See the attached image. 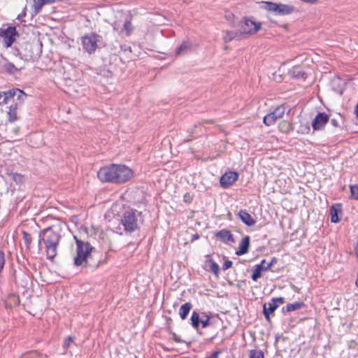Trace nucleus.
<instances>
[{
	"label": "nucleus",
	"instance_id": "f257e3e1",
	"mask_svg": "<svg viewBox=\"0 0 358 358\" xmlns=\"http://www.w3.org/2000/svg\"><path fill=\"white\" fill-rule=\"evenodd\" d=\"M132 176L131 169L122 164H112L101 167L97 172V176L101 182L115 184L124 183L129 180Z\"/></svg>",
	"mask_w": 358,
	"mask_h": 358
},
{
	"label": "nucleus",
	"instance_id": "f03ea898",
	"mask_svg": "<svg viewBox=\"0 0 358 358\" xmlns=\"http://www.w3.org/2000/svg\"><path fill=\"white\" fill-rule=\"evenodd\" d=\"M61 224H55L46 227V258L54 262L57 253V246L61 240Z\"/></svg>",
	"mask_w": 358,
	"mask_h": 358
},
{
	"label": "nucleus",
	"instance_id": "7ed1b4c3",
	"mask_svg": "<svg viewBox=\"0 0 358 358\" xmlns=\"http://www.w3.org/2000/svg\"><path fill=\"white\" fill-rule=\"evenodd\" d=\"M76 244V256L74 258V264L76 266H91L88 263V260L91 257V253L94 249L89 242L83 241L77 238L76 236H73Z\"/></svg>",
	"mask_w": 358,
	"mask_h": 358
},
{
	"label": "nucleus",
	"instance_id": "20e7f679",
	"mask_svg": "<svg viewBox=\"0 0 358 358\" xmlns=\"http://www.w3.org/2000/svg\"><path fill=\"white\" fill-rule=\"evenodd\" d=\"M262 8L264 10L274 13L278 15H287L294 12V7L292 5L277 3L271 1H262Z\"/></svg>",
	"mask_w": 358,
	"mask_h": 358
},
{
	"label": "nucleus",
	"instance_id": "39448f33",
	"mask_svg": "<svg viewBox=\"0 0 358 358\" xmlns=\"http://www.w3.org/2000/svg\"><path fill=\"white\" fill-rule=\"evenodd\" d=\"M137 210H127L121 218V223L124 226V230L128 232H134L138 228V219L136 217Z\"/></svg>",
	"mask_w": 358,
	"mask_h": 358
},
{
	"label": "nucleus",
	"instance_id": "423d86ee",
	"mask_svg": "<svg viewBox=\"0 0 358 358\" xmlns=\"http://www.w3.org/2000/svg\"><path fill=\"white\" fill-rule=\"evenodd\" d=\"M262 28L260 22H256L254 20L245 17L241 22L240 31L241 34L253 35Z\"/></svg>",
	"mask_w": 358,
	"mask_h": 358
},
{
	"label": "nucleus",
	"instance_id": "0eeeda50",
	"mask_svg": "<svg viewBox=\"0 0 358 358\" xmlns=\"http://www.w3.org/2000/svg\"><path fill=\"white\" fill-rule=\"evenodd\" d=\"M98 37L99 36L94 33L83 36L82 44L83 49L90 54L94 52L97 48Z\"/></svg>",
	"mask_w": 358,
	"mask_h": 358
},
{
	"label": "nucleus",
	"instance_id": "6e6552de",
	"mask_svg": "<svg viewBox=\"0 0 358 358\" xmlns=\"http://www.w3.org/2000/svg\"><path fill=\"white\" fill-rule=\"evenodd\" d=\"M17 32L15 27H8L6 29H0V38L3 39L4 46L9 48L15 41Z\"/></svg>",
	"mask_w": 358,
	"mask_h": 358
},
{
	"label": "nucleus",
	"instance_id": "1a4fd4ad",
	"mask_svg": "<svg viewBox=\"0 0 358 358\" xmlns=\"http://www.w3.org/2000/svg\"><path fill=\"white\" fill-rule=\"evenodd\" d=\"M285 107L283 105L277 107L273 112L267 114L264 117V123L267 126L273 124L278 119L282 118L285 113Z\"/></svg>",
	"mask_w": 358,
	"mask_h": 358
},
{
	"label": "nucleus",
	"instance_id": "9d476101",
	"mask_svg": "<svg viewBox=\"0 0 358 358\" xmlns=\"http://www.w3.org/2000/svg\"><path fill=\"white\" fill-rule=\"evenodd\" d=\"M238 178V173L236 171H228L222 175L220 180V185L223 188H227L233 185Z\"/></svg>",
	"mask_w": 358,
	"mask_h": 358
},
{
	"label": "nucleus",
	"instance_id": "9b49d317",
	"mask_svg": "<svg viewBox=\"0 0 358 358\" xmlns=\"http://www.w3.org/2000/svg\"><path fill=\"white\" fill-rule=\"evenodd\" d=\"M329 120V116L325 113H319L312 122L313 130H322Z\"/></svg>",
	"mask_w": 358,
	"mask_h": 358
},
{
	"label": "nucleus",
	"instance_id": "f8f14e48",
	"mask_svg": "<svg viewBox=\"0 0 358 358\" xmlns=\"http://www.w3.org/2000/svg\"><path fill=\"white\" fill-rule=\"evenodd\" d=\"M278 307V305L275 303V301L271 299L268 303L264 304L263 313L264 317L267 321H270L271 313H273Z\"/></svg>",
	"mask_w": 358,
	"mask_h": 358
},
{
	"label": "nucleus",
	"instance_id": "ddd939ff",
	"mask_svg": "<svg viewBox=\"0 0 358 358\" xmlns=\"http://www.w3.org/2000/svg\"><path fill=\"white\" fill-rule=\"evenodd\" d=\"M238 218L247 226L252 227L256 221L245 210H241L238 214Z\"/></svg>",
	"mask_w": 358,
	"mask_h": 358
},
{
	"label": "nucleus",
	"instance_id": "4468645a",
	"mask_svg": "<svg viewBox=\"0 0 358 358\" xmlns=\"http://www.w3.org/2000/svg\"><path fill=\"white\" fill-rule=\"evenodd\" d=\"M249 246L250 236H245L239 243L238 250L236 251V254L239 256L246 254L248 252Z\"/></svg>",
	"mask_w": 358,
	"mask_h": 358
},
{
	"label": "nucleus",
	"instance_id": "2eb2a0df",
	"mask_svg": "<svg viewBox=\"0 0 358 358\" xmlns=\"http://www.w3.org/2000/svg\"><path fill=\"white\" fill-rule=\"evenodd\" d=\"M216 236L222 242H234L233 235L230 231L222 229L217 232Z\"/></svg>",
	"mask_w": 358,
	"mask_h": 358
},
{
	"label": "nucleus",
	"instance_id": "dca6fc26",
	"mask_svg": "<svg viewBox=\"0 0 358 358\" xmlns=\"http://www.w3.org/2000/svg\"><path fill=\"white\" fill-rule=\"evenodd\" d=\"M305 303L303 301H296L293 303H288L282 308L283 313H289L303 308Z\"/></svg>",
	"mask_w": 358,
	"mask_h": 358
},
{
	"label": "nucleus",
	"instance_id": "f3484780",
	"mask_svg": "<svg viewBox=\"0 0 358 358\" xmlns=\"http://www.w3.org/2000/svg\"><path fill=\"white\" fill-rule=\"evenodd\" d=\"M341 212V204L333 205L330 208L331 221L334 223H337L340 221L338 213Z\"/></svg>",
	"mask_w": 358,
	"mask_h": 358
},
{
	"label": "nucleus",
	"instance_id": "a211bd4d",
	"mask_svg": "<svg viewBox=\"0 0 358 358\" xmlns=\"http://www.w3.org/2000/svg\"><path fill=\"white\" fill-rule=\"evenodd\" d=\"M192 308V305L189 302H187L180 306L179 310V315L182 320L187 318Z\"/></svg>",
	"mask_w": 358,
	"mask_h": 358
},
{
	"label": "nucleus",
	"instance_id": "6ab92c4d",
	"mask_svg": "<svg viewBox=\"0 0 358 358\" xmlns=\"http://www.w3.org/2000/svg\"><path fill=\"white\" fill-rule=\"evenodd\" d=\"M266 264V260L263 259L262 260L261 263L259 264H257L255 266V268L252 274V279L254 281H257L260 277H261V273L263 269V264Z\"/></svg>",
	"mask_w": 358,
	"mask_h": 358
},
{
	"label": "nucleus",
	"instance_id": "aec40b11",
	"mask_svg": "<svg viewBox=\"0 0 358 358\" xmlns=\"http://www.w3.org/2000/svg\"><path fill=\"white\" fill-rule=\"evenodd\" d=\"M289 72L293 78L301 80H305L306 78V73L299 66L293 67Z\"/></svg>",
	"mask_w": 358,
	"mask_h": 358
},
{
	"label": "nucleus",
	"instance_id": "412c9836",
	"mask_svg": "<svg viewBox=\"0 0 358 358\" xmlns=\"http://www.w3.org/2000/svg\"><path fill=\"white\" fill-rule=\"evenodd\" d=\"M241 31H227L223 39L224 43H229L235 38H240Z\"/></svg>",
	"mask_w": 358,
	"mask_h": 358
},
{
	"label": "nucleus",
	"instance_id": "4be33fe9",
	"mask_svg": "<svg viewBox=\"0 0 358 358\" xmlns=\"http://www.w3.org/2000/svg\"><path fill=\"white\" fill-rule=\"evenodd\" d=\"M17 107H18V103H15V104H12L9 107L8 115V120L10 122H13L17 120Z\"/></svg>",
	"mask_w": 358,
	"mask_h": 358
},
{
	"label": "nucleus",
	"instance_id": "5701e85b",
	"mask_svg": "<svg viewBox=\"0 0 358 358\" xmlns=\"http://www.w3.org/2000/svg\"><path fill=\"white\" fill-rule=\"evenodd\" d=\"M34 3L31 6V17L36 15L41 10L42 6L45 4V0H33Z\"/></svg>",
	"mask_w": 358,
	"mask_h": 358
},
{
	"label": "nucleus",
	"instance_id": "b1692460",
	"mask_svg": "<svg viewBox=\"0 0 358 358\" xmlns=\"http://www.w3.org/2000/svg\"><path fill=\"white\" fill-rule=\"evenodd\" d=\"M191 48V43L189 41H184L176 50V54L179 55L186 53Z\"/></svg>",
	"mask_w": 358,
	"mask_h": 358
},
{
	"label": "nucleus",
	"instance_id": "393cba45",
	"mask_svg": "<svg viewBox=\"0 0 358 358\" xmlns=\"http://www.w3.org/2000/svg\"><path fill=\"white\" fill-rule=\"evenodd\" d=\"M14 91L15 99L16 98V100L18 101V105L21 104L27 97V94L22 90L17 88H14Z\"/></svg>",
	"mask_w": 358,
	"mask_h": 358
},
{
	"label": "nucleus",
	"instance_id": "a878e982",
	"mask_svg": "<svg viewBox=\"0 0 358 358\" xmlns=\"http://www.w3.org/2000/svg\"><path fill=\"white\" fill-rule=\"evenodd\" d=\"M190 320H191L192 327L194 329H198L199 327V323H200V320H201L199 313L196 311H193Z\"/></svg>",
	"mask_w": 358,
	"mask_h": 358
},
{
	"label": "nucleus",
	"instance_id": "bb28decb",
	"mask_svg": "<svg viewBox=\"0 0 358 358\" xmlns=\"http://www.w3.org/2000/svg\"><path fill=\"white\" fill-rule=\"evenodd\" d=\"M3 101H4L3 104L8 103V101L12 99H15L14 88L8 91L3 92Z\"/></svg>",
	"mask_w": 358,
	"mask_h": 358
},
{
	"label": "nucleus",
	"instance_id": "cd10ccee",
	"mask_svg": "<svg viewBox=\"0 0 358 358\" xmlns=\"http://www.w3.org/2000/svg\"><path fill=\"white\" fill-rule=\"evenodd\" d=\"M350 198L358 201V185H350Z\"/></svg>",
	"mask_w": 358,
	"mask_h": 358
},
{
	"label": "nucleus",
	"instance_id": "c85d7f7f",
	"mask_svg": "<svg viewBox=\"0 0 358 358\" xmlns=\"http://www.w3.org/2000/svg\"><path fill=\"white\" fill-rule=\"evenodd\" d=\"M132 24L131 22L126 21L123 24V29L120 31V33L124 31L127 36H129L132 31Z\"/></svg>",
	"mask_w": 358,
	"mask_h": 358
},
{
	"label": "nucleus",
	"instance_id": "c756f323",
	"mask_svg": "<svg viewBox=\"0 0 358 358\" xmlns=\"http://www.w3.org/2000/svg\"><path fill=\"white\" fill-rule=\"evenodd\" d=\"M4 69L8 73L11 74H14L15 72L17 71V69L15 66V65L13 63L10 62H6L4 64Z\"/></svg>",
	"mask_w": 358,
	"mask_h": 358
},
{
	"label": "nucleus",
	"instance_id": "7c9ffc66",
	"mask_svg": "<svg viewBox=\"0 0 358 358\" xmlns=\"http://www.w3.org/2000/svg\"><path fill=\"white\" fill-rule=\"evenodd\" d=\"M310 128L308 122H306L304 124L301 123L299 127L298 132L305 134H308L310 131Z\"/></svg>",
	"mask_w": 358,
	"mask_h": 358
},
{
	"label": "nucleus",
	"instance_id": "2f4dec72",
	"mask_svg": "<svg viewBox=\"0 0 358 358\" xmlns=\"http://www.w3.org/2000/svg\"><path fill=\"white\" fill-rule=\"evenodd\" d=\"M250 358H264V352L262 350H252L250 352Z\"/></svg>",
	"mask_w": 358,
	"mask_h": 358
},
{
	"label": "nucleus",
	"instance_id": "473e14b6",
	"mask_svg": "<svg viewBox=\"0 0 358 358\" xmlns=\"http://www.w3.org/2000/svg\"><path fill=\"white\" fill-rule=\"evenodd\" d=\"M203 317L204 318L201 319L200 322L201 323L202 328H206L210 324V317L206 313H203Z\"/></svg>",
	"mask_w": 358,
	"mask_h": 358
},
{
	"label": "nucleus",
	"instance_id": "72a5a7b5",
	"mask_svg": "<svg viewBox=\"0 0 358 358\" xmlns=\"http://www.w3.org/2000/svg\"><path fill=\"white\" fill-rule=\"evenodd\" d=\"M22 234H23V240H24V244H25L26 247L27 248H29V247L31 244V235L24 231H22Z\"/></svg>",
	"mask_w": 358,
	"mask_h": 358
},
{
	"label": "nucleus",
	"instance_id": "f704fd0d",
	"mask_svg": "<svg viewBox=\"0 0 358 358\" xmlns=\"http://www.w3.org/2000/svg\"><path fill=\"white\" fill-rule=\"evenodd\" d=\"M11 178L16 182V183H21L23 182V176L17 173H10Z\"/></svg>",
	"mask_w": 358,
	"mask_h": 358
},
{
	"label": "nucleus",
	"instance_id": "c9c22d12",
	"mask_svg": "<svg viewBox=\"0 0 358 358\" xmlns=\"http://www.w3.org/2000/svg\"><path fill=\"white\" fill-rule=\"evenodd\" d=\"M276 262H277V260L275 257H273L270 262H268V263L266 262V264H263L264 271L269 270L271 268V266Z\"/></svg>",
	"mask_w": 358,
	"mask_h": 358
},
{
	"label": "nucleus",
	"instance_id": "e433bc0d",
	"mask_svg": "<svg viewBox=\"0 0 358 358\" xmlns=\"http://www.w3.org/2000/svg\"><path fill=\"white\" fill-rule=\"evenodd\" d=\"M5 255L4 252L0 250V273L3 270L5 265Z\"/></svg>",
	"mask_w": 358,
	"mask_h": 358
},
{
	"label": "nucleus",
	"instance_id": "4c0bfd02",
	"mask_svg": "<svg viewBox=\"0 0 358 358\" xmlns=\"http://www.w3.org/2000/svg\"><path fill=\"white\" fill-rule=\"evenodd\" d=\"M210 269L213 273L217 274L220 270V267L217 263L212 262Z\"/></svg>",
	"mask_w": 358,
	"mask_h": 358
},
{
	"label": "nucleus",
	"instance_id": "58836bf2",
	"mask_svg": "<svg viewBox=\"0 0 358 358\" xmlns=\"http://www.w3.org/2000/svg\"><path fill=\"white\" fill-rule=\"evenodd\" d=\"M72 343H73V337L69 336L64 341V347L68 348Z\"/></svg>",
	"mask_w": 358,
	"mask_h": 358
},
{
	"label": "nucleus",
	"instance_id": "ea45409f",
	"mask_svg": "<svg viewBox=\"0 0 358 358\" xmlns=\"http://www.w3.org/2000/svg\"><path fill=\"white\" fill-rule=\"evenodd\" d=\"M171 335H172V338H173V340L178 343H184V341L182 339H181L176 333L174 332H171Z\"/></svg>",
	"mask_w": 358,
	"mask_h": 358
},
{
	"label": "nucleus",
	"instance_id": "a19ab883",
	"mask_svg": "<svg viewBox=\"0 0 358 358\" xmlns=\"http://www.w3.org/2000/svg\"><path fill=\"white\" fill-rule=\"evenodd\" d=\"M231 266H232V262L230 260H226L222 265V269L225 271V270L231 268Z\"/></svg>",
	"mask_w": 358,
	"mask_h": 358
},
{
	"label": "nucleus",
	"instance_id": "79ce46f5",
	"mask_svg": "<svg viewBox=\"0 0 358 358\" xmlns=\"http://www.w3.org/2000/svg\"><path fill=\"white\" fill-rule=\"evenodd\" d=\"M273 301H275V303L278 306L280 304H283L285 302L284 297H276V298H272Z\"/></svg>",
	"mask_w": 358,
	"mask_h": 358
},
{
	"label": "nucleus",
	"instance_id": "37998d69",
	"mask_svg": "<svg viewBox=\"0 0 358 358\" xmlns=\"http://www.w3.org/2000/svg\"><path fill=\"white\" fill-rule=\"evenodd\" d=\"M192 201V198L189 193H187L184 196V201L186 203H190Z\"/></svg>",
	"mask_w": 358,
	"mask_h": 358
},
{
	"label": "nucleus",
	"instance_id": "c03bdc74",
	"mask_svg": "<svg viewBox=\"0 0 358 358\" xmlns=\"http://www.w3.org/2000/svg\"><path fill=\"white\" fill-rule=\"evenodd\" d=\"M10 299L13 300V303L15 305H17L19 304L20 303V300H19V297L17 296H15V295H13L11 297H10Z\"/></svg>",
	"mask_w": 358,
	"mask_h": 358
},
{
	"label": "nucleus",
	"instance_id": "a18cd8bd",
	"mask_svg": "<svg viewBox=\"0 0 358 358\" xmlns=\"http://www.w3.org/2000/svg\"><path fill=\"white\" fill-rule=\"evenodd\" d=\"M26 9H27V7H24L23 10H22V12L20 14L18 15V16H17V19L18 20H21L23 17L25 16V15H26Z\"/></svg>",
	"mask_w": 358,
	"mask_h": 358
},
{
	"label": "nucleus",
	"instance_id": "49530a36",
	"mask_svg": "<svg viewBox=\"0 0 358 358\" xmlns=\"http://www.w3.org/2000/svg\"><path fill=\"white\" fill-rule=\"evenodd\" d=\"M200 238V236L199 234H194L192 236L191 241L193 242Z\"/></svg>",
	"mask_w": 358,
	"mask_h": 358
},
{
	"label": "nucleus",
	"instance_id": "de8ad7c7",
	"mask_svg": "<svg viewBox=\"0 0 358 358\" xmlns=\"http://www.w3.org/2000/svg\"><path fill=\"white\" fill-rule=\"evenodd\" d=\"M331 124L335 127H338V122L334 118L331 120Z\"/></svg>",
	"mask_w": 358,
	"mask_h": 358
},
{
	"label": "nucleus",
	"instance_id": "09e8293b",
	"mask_svg": "<svg viewBox=\"0 0 358 358\" xmlns=\"http://www.w3.org/2000/svg\"><path fill=\"white\" fill-rule=\"evenodd\" d=\"M3 92H0V105L3 104L4 101H3Z\"/></svg>",
	"mask_w": 358,
	"mask_h": 358
},
{
	"label": "nucleus",
	"instance_id": "8fccbe9b",
	"mask_svg": "<svg viewBox=\"0 0 358 358\" xmlns=\"http://www.w3.org/2000/svg\"><path fill=\"white\" fill-rule=\"evenodd\" d=\"M3 92H0V105L3 104L4 101H3Z\"/></svg>",
	"mask_w": 358,
	"mask_h": 358
},
{
	"label": "nucleus",
	"instance_id": "3c124183",
	"mask_svg": "<svg viewBox=\"0 0 358 358\" xmlns=\"http://www.w3.org/2000/svg\"><path fill=\"white\" fill-rule=\"evenodd\" d=\"M116 25H117V24H116V23H115V25H114V27H113V29H114V30H115V31H118V28L116 27Z\"/></svg>",
	"mask_w": 358,
	"mask_h": 358
},
{
	"label": "nucleus",
	"instance_id": "603ef678",
	"mask_svg": "<svg viewBox=\"0 0 358 358\" xmlns=\"http://www.w3.org/2000/svg\"><path fill=\"white\" fill-rule=\"evenodd\" d=\"M41 234H45V229L42 230L40 234V236H41Z\"/></svg>",
	"mask_w": 358,
	"mask_h": 358
},
{
	"label": "nucleus",
	"instance_id": "864d4df0",
	"mask_svg": "<svg viewBox=\"0 0 358 358\" xmlns=\"http://www.w3.org/2000/svg\"><path fill=\"white\" fill-rule=\"evenodd\" d=\"M45 219H46V222H47V221H48V220H49L48 216H46V217H45Z\"/></svg>",
	"mask_w": 358,
	"mask_h": 358
},
{
	"label": "nucleus",
	"instance_id": "5fc2aeb1",
	"mask_svg": "<svg viewBox=\"0 0 358 358\" xmlns=\"http://www.w3.org/2000/svg\"><path fill=\"white\" fill-rule=\"evenodd\" d=\"M42 46H43V44H42V43H41V51H42Z\"/></svg>",
	"mask_w": 358,
	"mask_h": 358
},
{
	"label": "nucleus",
	"instance_id": "6e6d98bb",
	"mask_svg": "<svg viewBox=\"0 0 358 358\" xmlns=\"http://www.w3.org/2000/svg\"><path fill=\"white\" fill-rule=\"evenodd\" d=\"M138 214L139 215H141V212H138Z\"/></svg>",
	"mask_w": 358,
	"mask_h": 358
}]
</instances>
